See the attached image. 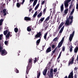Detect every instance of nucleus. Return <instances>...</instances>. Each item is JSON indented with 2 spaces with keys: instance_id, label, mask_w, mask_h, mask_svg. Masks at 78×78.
I'll return each mask as SVG.
<instances>
[{
  "instance_id": "27",
  "label": "nucleus",
  "mask_w": 78,
  "mask_h": 78,
  "mask_svg": "<svg viewBox=\"0 0 78 78\" xmlns=\"http://www.w3.org/2000/svg\"><path fill=\"white\" fill-rule=\"evenodd\" d=\"M49 26V24H48V25H44V27H45L44 28V30H47V28H48V27Z\"/></svg>"
},
{
  "instance_id": "50",
  "label": "nucleus",
  "mask_w": 78,
  "mask_h": 78,
  "mask_svg": "<svg viewBox=\"0 0 78 78\" xmlns=\"http://www.w3.org/2000/svg\"><path fill=\"white\" fill-rule=\"evenodd\" d=\"M72 6H73V5H72V4H71L70 6H69V9H71V8H72Z\"/></svg>"
},
{
  "instance_id": "52",
  "label": "nucleus",
  "mask_w": 78,
  "mask_h": 78,
  "mask_svg": "<svg viewBox=\"0 0 78 78\" xmlns=\"http://www.w3.org/2000/svg\"><path fill=\"white\" fill-rule=\"evenodd\" d=\"M4 13V16H6V14H7V13H6V12H4V13Z\"/></svg>"
},
{
  "instance_id": "7",
  "label": "nucleus",
  "mask_w": 78,
  "mask_h": 78,
  "mask_svg": "<svg viewBox=\"0 0 78 78\" xmlns=\"http://www.w3.org/2000/svg\"><path fill=\"white\" fill-rule=\"evenodd\" d=\"M63 42H64V37H63L62 39L61 40V41L59 43L58 46L54 50H55L56 51V50L57 49V48H58H58H60V47H61L62 46V44H63Z\"/></svg>"
},
{
  "instance_id": "16",
  "label": "nucleus",
  "mask_w": 78,
  "mask_h": 78,
  "mask_svg": "<svg viewBox=\"0 0 78 78\" xmlns=\"http://www.w3.org/2000/svg\"><path fill=\"white\" fill-rule=\"evenodd\" d=\"M38 0H34V2L33 3V7H34L35 6V5H36V3H37V1Z\"/></svg>"
},
{
  "instance_id": "9",
  "label": "nucleus",
  "mask_w": 78,
  "mask_h": 78,
  "mask_svg": "<svg viewBox=\"0 0 78 78\" xmlns=\"http://www.w3.org/2000/svg\"><path fill=\"white\" fill-rule=\"evenodd\" d=\"M41 32H39V33H37V34L35 36V37L36 39L38 38V37H41Z\"/></svg>"
},
{
  "instance_id": "20",
  "label": "nucleus",
  "mask_w": 78,
  "mask_h": 78,
  "mask_svg": "<svg viewBox=\"0 0 78 78\" xmlns=\"http://www.w3.org/2000/svg\"><path fill=\"white\" fill-rule=\"evenodd\" d=\"M32 26H29L27 27V30L28 31H29V32H30V31H31V28L30 27H32Z\"/></svg>"
},
{
  "instance_id": "31",
  "label": "nucleus",
  "mask_w": 78,
  "mask_h": 78,
  "mask_svg": "<svg viewBox=\"0 0 78 78\" xmlns=\"http://www.w3.org/2000/svg\"><path fill=\"white\" fill-rule=\"evenodd\" d=\"M37 12L36 11L35 12V13L34 14V15L33 16V17H36V16H37Z\"/></svg>"
},
{
  "instance_id": "55",
  "label": "nucleus",
  "mask_w": 78,
  "mask_h": 78,
  "mask_svg": "<svg viewBox=\"0 0 78 78\" xmlns=\"http://www.w3.org/2000/svg\"><path fill=\"white\" fill-rule=\"evenodd\" d=\"M55 51H56V50L54 49V50L52 51V52L53 53H55Z\"/></svg>"
},
{
  "instance_id": "32",
  "label": "nucleus",
  "mask_w": 78,
  "mask_h": 78,
  "mask_svg": "<svg viewBox=\"0 0 78 78\" xmlns=\"http://www.w3.org/2000/svg\"><path fill=\"white\" fill-rule=\"evenodd\" d=\"M48 21H45L44 22V25H48V22H47Z\"/></svg>"
},
{
  "instance_id": "2",
  "label": "nucleus",
  "mask_w": 78,
  "mask_h": 78,
  "mask_svg": "<svg viewBox=\"0 0 78 78\" xmlns=\"http://www.w3.org/2000/svg\"><path fill=\"white\" fill-rule=\"evenodd\" d=\"M64 25V22H62L58 26V29H56L55 32H54V34H53V36H55L56 34H58V31H59L61 29V28Z\"/></svg>"
},
{
  "instance_id": "5",
  "label": "nucleus",
  "mask_w": 78,
  "mask_h": 78,
  "mask_svg": "<svg viewBox=\"0 0 78 78\" xmlns=\"http://www.w3.org/2000/svg\"><path fill=\"white\" fill-rule=\"evenodd\" d=\"M75 58L74 56H73L70 59L69 61L68 62V66H70V65H72L73 64V61H74V59Z\"/></svg>"
},
{
  "instance_id": "23",
  "label": "nucleus",
  "mask_w": 78,
  "mask_h": 78,
  "mask_svg": "<svg viewBox=\"0 0 78 78\" xmlns=\"http://www.w3.org/2000/svg\"><path fill=\"white\" fill-rule=\"evenodd\" d=\"M73 16L69 15V17L67 19H69V20H73Z\"/></svg>"
},
{
  "instance_id": "54",
  "label": "nucleus",
  "mask_w": 78,
  "mask_h": 78,
  "mask_svg": "<svg viewBox=\"0 0 78 78\" xmlns=\"http://www.w3.org/2000/svg\"><path fill=\"white\" fill-rule=\"evenodd\" d=\"M76 9H78V3L76 4Z\"/></svg>"
},
{
  "instance_id": "48",
  "label": "nucleus",
  "mask_w": 78,
  "mask_h": 78,
  "mask_svg": "<svg viewBox=\"0 0 78 78\" xmlns=\"http://www.w3.org/2000/svg\"><path fill=\"white\" fill-rule=\"evenodd\" d=\"M55 45L53 44L52 45V48H55Z\"/></svg>"
},
{
  "instance_id": "53",
  "label": "nucleus",
  "mask_w": 78,
  "mask_h": 78,
  "mask_svg": "<svg viewBox=\"0 0 78 78\" xmlns=\"http://www.w3.org/2000/svg\"><path fill=\"white\" fill-rule=\"evenodd\" d=\"M74 78H77V76H76V74H75L74 75Z\"/></svg>"
},
{
  "instance_id": "28",
  "label": "nucleus",
  "mask_w": 78,
  "mask_h": 78,
  "mask_svg": "<svg viewBox=\"0 0 78 78\" xmlns=\"http://www.w3.org/2000/svg\"><path fill=\"white\" fill-rule=\"evenodd\" d=\"M48 34V33L47 32H46L44 34V38L45 40H46L47 39V34Z\"/></svg>"
},
{
  "instance_id": "10",
  "label": "nucleus",
  "mask_w": 78,
  "mask_h": 78,
  "mask_svg": "<svg viewBox=\"0 0 78 78\" xmlns=\"http://www.w3.org/2000/svg\"><path fill=\"white\" fill-rule=\"evenodd\" d=\"M73 71L72 70L71 72L69 74L68 78H73Z\"/></svg>"
},
{
  "instance_id": "30",
  "label": "nucleus",
  "mask_w": 78,
  "mask_h": 78,
  "mask_svg": "<svg viewBox=\"0 0 78 78\" xmlns=\"http://www.w3.org/2000/svg\"><path fill=\"white\" fill-rule=\"evenodd\" d=\"M42 15V12H40L38 15H37V17H41Z\"/></svg>"
},
{
  "instance_id": "33",
  "label": "nucleus",
  "mask_w": 78,
  "mask_h": 78,
  "mask_svg": "<svg viewBox=\"0 0 78 78\" xmlns=\"http://www.w3.org/2000/svg\"><path fill=\"white\" fill-rule=\"evenodd\" d=\"M3 22V19H2L0 20V26L2 25V22Z\"/></svg>"
},
{
  "instance_id": "46",
  "label": "nucleus",
  "mask_w": 78,
  "mask_h": 78,
  "mask_svg": "<svg viewBox=\"0 0 78 78\" xmlns=\"http://www.w3.org/2000/svg\"><path fill=\"white\" fill-rule=\"evenodd\" d=\"M54 72H57V68H56L55 69H54L53 70Z\"/></svg>"
},
{
  "instance_id": "60",
  "label": "nucleus",
  "mask_w": 78,
  "mask_h": 78,
  "mask_svg": "<svg viewBox=\"0 0 78 78\" xmlns=\"http://www.w3.org/2000/svg\"><path fill=\"white\" fill-rule=\"evenodd\" d=\"M49 38H50V37H48V38H46V41H48V39H49Z\"/></svg>"
},
{
  "instance_id": "42",
  "label": "nucleus",
  "mask_w": 78,
  "mask_h": 78,
  "mask_svg": "<svg viewBox=\"0 0 78 78\" xmlns=\"http://www.w3.org/2000/svg\"><path fill=\"white\" fill-rule=\"evenodd\" d=\"M2 36H3V34H1L0 35V41L2 40Z\"/></svg>"
},
{
  "instance_id": "26",
  "label": "nucleus",
  "mask_w": 78,
  "mask_h": 78,
  "mask_svg": "<svg viewBox=\"0 0 78 78\" xmlns=\"http://www.w3.org/2000/svg\"><path fill=\"white\" fill-rule=\"evenodd\" d=\"M68 12H69V9H67L65 10L64 12L65 14H67L68 13Z\"/></svg>"
},
{
  "instance_id": "15",
  "label": "nucleus",
  "mask_w": 78,
  "mask_h": 78,
  "mask_svg": "<svg viewBox=\"0 0 78 78\" xmlns=\"http://www.w3.org/2000/svg\"><path fill=\"white\" fill-rule=\"evenodd\" d=\"M45 19V17H43V18L40 19L38 22V23H41L43 21H44V20Z\"/></svg>"
},
{
  "instance_id": "37",
  "label": "nucleus",
  "mask_w": 78,
  "mask_h": 78,
  "mask_svg": "<svg viewBox=\"0 0 78 78\" xmlns=\"http://www.w3.org/2000/svg\"><path fill=\"white\" fill-rule=\"evenodd\" d=\"M73 47L72 46L71 48H70L69 49V51L70 52H72V51L73 50Z\"/></svg>"
},
{
  "instance_id": "21",
  "label": "nucleus",
  "mask_w": 78,
  "mask_h": 78,
  "mask_svg": "<svg viewBox=\"0 0 78 78\" xmlns=\"http://www.w3.org/2000/svg\"><path fill=\"white\" fill-rule=\"evenodd\" d=\"M10 36V32L9 31L8 33L7 34V35L5 36V37L8 39V38H9V37Z\"/></svg>"
},
{
  "instance_id": "22",
  "label": "nucleus",
  "mask_w": 78,
  "mask_h": 78,
  "mask_svg": "<svg viewBox=\"0 0 78 78\" xmlns=\"http://www.w3.org/2000/svg\"><path fill=\"white\" fill-rule=\"evenodd\" d=\"M78 47H77V46H76V48H75V49L74 50V52L76 53H77V52H78Z\"/></svg>"
},
{
  "instance_id": "19",
  "label": "nucleus",
  "mask_w": 78,
  "mask_h": 78,
  "mask_svg": "<svg viewBox=\"0 0 78 78\" xmlns=\"http://www.w3.org/2000/svg\"><path fill=\"white\" fill-rule=\"evenodd\" d=\"M64 28V26H63L61 28L60 30L59 31V33H62Z\"/></svg>"
},
{
  "instance_id": "11",
  "label": "nucleus",
  "mask_w": 78,
  "mask_h": 78,
  "mask_svg": "<svg viewBox=\"0 0 78 78\" xmlns=\"http://www.w3.org/2000/svg\"><path fill=\"white\" fill-rule=\"evenodd\" d=\"M48 70V69L46 68L43 71V74L44 76H46V74H47V72Z\"/></svg>"
},
{
  "instance_id": "47",
  "label": "nucleus",
  "mask_w": 78,
  "mask_h": 78,
  "mask_svg": "<svg viewBox=\"0 0 78 78\" xmlns=\"http://www.w3.org/2000/svg\"><path fill=\"white\" fill-rule=\"evenodd\" d=\"M2 11L3 13L4 12H6V9H4Z\"/></svg>"
},
{
  "instance_id": "12",
  "label": "nucleus",
  "mask_w": 78,
  "mask_h": 78,
  "mask_svg": "<svg viewBox=\"0 0 78 78\" xmlns=\"http://www.w3.org/2000/svg\"><path fill=\"white\" fill-rule=\"evenodd\" d=\"M24 20H26L27 22L28 21H31V18L26 16L24 18Z\"/></svg>"
},
{
  "instance_id": "4",
  "label": "nucleus",
  "mask_w": 78,
  "mask_h": 78,
  "mask_svg": "<svg viewBox=\"0 0 78 78\" xmlns=\"http://www.w3.org/2000/svg\"><path fill=\"white\" fill-rule=\"evenodd\" d=\"M53 69H51L50 70V73L48 72L47 73L48 76V78H53Z\"/></svg>"
},
{
  "instance_id": "34",
  "label": "nucleus",
  "mask_w": 78,
  "mask_h": 78,
  "mask_svg": "<svg viewBox=\"0 0 78 78\" xmlns=\"http://www.w3.org/2000/svg\"><path fill=\"white\" fill-rule=\"evenodd\" d=\"M57 39H58V37L55 38L53 40V42H56Z\"/></svg>"
},
{
  "instance_id": "57",
  "label": "nucleus",
  "mask_w": 78,
  "mask_h": 78,
  "mask_svg": "<svg viewBox=\"0 0 78 78\" xmlns=\"http://www.w3.org/2000/svg\"><path fill=\"white\" fill-rule=\"evenodd\" d=\"M77 69H78V68L76 67L75 68H74V70H77Z\"/></svg>"
},
{
  "instance_id": "58",
  "label": "nucleus",
  "mask_w": 78,
  "mask_h": 78,
  "mask_svg": "<svg viewBox=\"0 0 78 78\" xmlns=\"http://www.w3.org/2000/svg\"><path fill=\"white\" fill-rule=\"evenodd\" d=\"M5 30H7L8 29L9 30V29H8V27H6L5 29Z\"/></svg>"
},
{
  "instance_id": "45",
  "label": "nucleus",
  "mask_w": 78,
  "mask_h": 78,
  "mask_svg": "<svg viewBox=\"0 0 78 78\" xmlns=\"http://www.w3.org/2000/svg\"><path fill=\"white\" fill-rule=\"evenodd\" d=\"M69 2L68 1V0H66L65 1V3L68 4Z\"/></svg>"
},
{
  "instance_id": "39",
  "label": "nucleus",
  "mask_w": 78,
  "mask_h": 78,
  "mask_svg": "<svg viewBox=\"0 0 78 78\" xmlns=\"http://www.w3.org/2000/svg\"><path fill=\"white\" fill-rule=\"evenodd\" d=\"M64 5H65V7H68V6H69V4H68L65 3Z\"/></svg>"
},
{
  "instance_id": "44",
  "label": "nucleus",
  "mask_w": 78,
  "mask_h": 78,
  "mask_svg": "<svg viewBox=\"0 0 78 78\" xmlns=\"http://www.w3.org/2000/svg\"><path fill=\"white\" fill-rule=\"evenodd\" d=\"M34 0H30V4H31V3H33V2L34 1Z\"/></svg>"
},
{
  "instance_id": "29",
  "label": "nucleus",
  "mask_w": 78,
  "mask_h": 78,
  "mask_svg": "<svg viewBox=\"0 0 78 78\" xmlns=\"http://www.w3.org/2000/svg\"><path fill=\"white\" fill-rule=\"evenodd\" d=\"M39 3L37 4V5L36 6L35 8V11H36V9L38 8L39 7Z\"/></svg>"
},
{
  "instance_id": "8",
  "label": "nucleus",
  "mask_w": 78,
  "mask_h": 78,
  "mask_svg": "<svg viewBox=\"0 0 78 78\" xmlns=\"http://www.w3.org/2000/svg\"><path fill=\"white\" fill-rule=\"evenodd\" d=\"M74 34H75V31H74L72 33V34H70L69 37V40L70 42H72V41L73 37L74 36Z\"/></svg>"
},
{
  "instance_id": "64",
  "label": "nucleus",
  "mask_w": 78,
  "mask_h": 78,
  "mask_svg": "<svg viewBox=\"0 0 78 78\" xmlns=\"http://www.w3.org/2000/svg\"><path fill=\"white\" fill-rule=\"evenodd\" d=\"M2 6H3V7H4V6H5V4H3V5Z\"/></svg>"
},
{
  "instance_id": "38",
  "label": "nucleus",
  "mask_w": 78,
  "mask_h": 78,
  "mask_svg": "<svg viewBox=\"0 0 78 78\" xmlns=\"http://www.w3.org/2000/svg\"><path fill=\"white\" fill-rule=\"evenodd\" d=\"M15 72L17 73H19V71L16 68L15 70Z\"/></svg>"
},
{
  "instance_id": "35",
  "label": "nucleus",
  "mask_w": 78,
  "mask_h": 78,
  "mask_svg": "<svg viewBox=\"0 0 78 78\" xmlns=\"http://www.w3.org/2000/svg\"><path fill=\"white\" fill-rule=\"evenodd\" d=\"M8 42H9V41H5L4 42L5 45H8Z\"/></svg>"
},
{
  "instance_id": "6",
  "label": "nucleus",
  "mask_w": 78,
  "mask_h": 78,
  "mask_svg": "<svg viewBox=\"0 0 78 78\" xmlns=\"http://www.w3.org/2000/svg\"><path fill=\"white\" fill-rule=\"evenodd\" d=\"M73 21V20H71L70 21V20H69V18L67 19L65 23L66 25H67V27L69 26V25H70L72 23V22Z\"/></svg>"
},
{
  "instance_id": "3",
  "label": "nucleus",
  "mask_w": 78,
  "mask_h": 78,
  "mask_svg": "<svg viewBox=\"0 0 78 78\" xmlns=\"http://www.w3.org/2000/svg\"><path fill=\"white\" fill-rule=\"evenodd\" d=\"M3 48L2 47H1V45L0 44V53L1 52V54L3 56H4V55H7V51L5 49L4 50H2Z\"/></svg>"
},
{
  "instance_id": "40",
  "label": "nucleus",
  "mask_w": 78,
  "mask_h": 78,
  "mask_svg": "<svg viewBox=\"0 0 78 78\" xmlns=\"http://www.w3.org/2000/svg\"><path fill=\"white\" fill-rule=\"evenodd\" d=\"M49 19H50V16H48L47 17V18L45 20L46 21H48L49 20Z\"/></svg>"
},
{
  "instance_id": "62",
  "label": "nucleus",
  "mask_w": 78,
  "mask_h": 78,
  "mask_svg": "<svg viewBox=\"0 0 78 78\" xmlns=\"http://www.w3.org/2000/svg\"><path fill=\"white\" fill-rule=\"evenodd\" d=\"M32 9H29V12H31V11H32Z\"/></svg>"
},
{
  "instance_id": "18",
  "label": "nucleus",
  "mask_w": 78,
  "mask_h": 78,
  "mask_svg": "<svg viewBox=\"0 0 78 78\" xmlns=\"http://www.w3.org/2000/svg\"><path fill=\"white\" fill-rule=\"evenodd\" d=\"M37 73L38 74L37 75V78H39L40 76H41V71H37Z\"/></svg>"
},
{
  "instance_id": "25",
  "label": "nucleus",
  "mask_w": 78,
  "mask_h": 78,
  "mask_svg": "<svg viewBox=\"0 0 78 78\" xmlns=\"http://www.w3.org/2000/svg\"><path fill=\"white\" fill-rule=\"evenodd\" d=\"M21 3L20 2V3L19 2H17L16 4V6L17 8H20V6L21 5Z\"/></svg>"
},
{
  "instance_id": "59",
  "label": "nucleus",
  "mask_w": 78,
  "mask_h": 78,
  "mask_svg": "<svg viewBox=\"0 0 78 78\" xmlns=\"http://www.w3.org/2000/svg\"><path fill=\"white\" fill-rule=\"evenodd\" d=\"M13 3H15L16 2V0H13Z\"/></svg>"
},
{
  "instance_id": "41",
  "label": "nucleus",
  "mask_w": 78,
  "mask_h": 78,
  "mask_svg": "<svg viewBox=\"0 0 78 78\" xmlns=\"http://www.w3.org/2000/svg\"><path fill=\"white\" fill-rule=\"evenodd\" d=\"M46 12V9L44 8L43 10V14H45V13Z\"/></svg>"
},
{
  "instance_id": "17",
  "label": "nucleus",
  "mask_w": 78,
  "mask_h": 78,
  "mask_svg": "<svg viewBox=\"0 0 78 78\" xmlns=\"http://www.w3.org/2000/svg\"><path fill=\"white\" fill-rule=\"evenodd\" d=\"M9 31V29H7V30H6L5 31H4L3 32L5 36H6V35L7 34V33H8Z\"/></svg>"
},
{
  "instance_id": "61",
  "label": "nucleus",
  "mask_w": 78,
  "mask_h": 78,
  "mask_svg": "<svg viewBox=\"0 0 78 78\" xmlns=\"http://www.w3.org/2000/svg\"><path fill=\"white\" fill-rule=\"evenodd\" d=\"M45 45L44 46H43L42 47V49L43 50L44 49V47H45Z\"/></svg>"
},
{
  "instance_id": "51",
  "label": "nucleus",
  "mask_w": 78,
  "mask_h": 78,
  "mask_svg": "<svg viewBox=\"0 0 78 78\" xmlns=\"http://www.w3.org/2000/svg\"><path fill=\"white\" fill-rule=\"evenodd\" d=\"M45 3V1H43V2H42L41 4V5H44V3Z\"/></svg>"
},
{
  "instance_id": "1",
  "label": "nucleus",
  "mask_w": 78,
  "mask_h": 78,
  "mask_svg": "<svg viewBox=\"0 0 78 78\" xmlns=\"http://www.w3.org/2000/svg\"><path fill=\"white\" fill-rule=\"evenodd\" d=\"M33 59H29V62H28V65L27 67V70L26 71V73L28 75L30 70L32 66V61Z\"/></svg>"
},
{
  "instance_id": "63",
  "label": "nucleus",
  "mask_w": 78,
  "mask_h": 78,
  "mask_svg": "<svg viewBox=\"0 0 78 78\" xmlns=\"http://www.w3.org/2000/svg\"><path fill=\"white\" fill-rule=\"evenodd\" d=\"M74 9H72V11L74 12Z\"/></svg>"
},
{
  "instance_id": "43",
  "label": "nucleus",
  "mask_w": 78,
  "mask_h": 78,
  "mask_svg": "<svg viewBox=\"0 0 78 78\" xmlns=\"http://www.w3.org/2000/svg\"><path fill=\"white\" fill-rule=\"evenodd\" d=\"M62 51H65V47L63 46V47H62Z\"/></svg>"
},
{
  "instance_id": "14",
  "label": "nucleus",
  "mask_w": 78,
  "mask_h": 78,
  "mask_svg": "<svg viewBox=\"0 0 78 78\" xmlns=\"http://www.w3.org/2000/svg\"><path fill=\"white\" fill-rule=\"evenodd\" d=\"M60 10L61 12H62L64 11V5L63 4H62L60 6Z\"/></svg>"
},
{
  "instance_id": "13",
  "label": "nucleus",
  "mask_w": 78,
  "mask_h": 78,
  "mask_svg": "<svg viewBox=\"0 0 78 78\" xmlns=\"http://www.w3.org/2000/svg\"><path fill=\"white\" fill-rule=\"evenodd\" d=\"M51 51V47H49L48 48L46 51V53H48L49 52H50Z\"/></svg>"
},
{
  "instance_id": "49",
  "label": "nucleus",
  "mask_w": 78,
  "mask_h": 78,
  "mask_svg": "<svg viewBox=\"0 0 78 78\" xmlns=\"http://www.w3.org/2000/svg\"><path fill=\"white\" fill-rule=\"evenodd\" d=\"M25 2V0H23V2H21V5H23V3H24V2Z\"/></svg>"
},
{
  "instance_id": "24",
  "label": "nucleus",
  "mask_w": 78,
  "mask_h": 78,
  "mask_svg": "<svg viewBox=\"0 0 78 78\" xmlns=\"http://www.w3.org/2000/svg\"><path fill=\"white\" fill-rule=\"evenodd\" d=\"M40 42H41V39H39L36 42V44L37 45H38L40 43Z\"/></svg>"
},
{
  "instance_id": "56",
  "label": "nucleus",
  "mask_w": 78,
  "mask_h": 78,
  "mask_svg": "<svg viewBox=\"0 0 78 78\" xmlns=\"http://www.w3.org/2000/svg\"><path fill=\"white\" fill-rule=\"evenodd\" d=\"M73 12H72V11H71V12H70V15H72V14H73Z\"/></svg>"
},
{
  "instance_id": "36",
  "label": "nucleus",
  "mask_w": 78,
  "mask_h": 78,
  "mask_svg": "<svg viewBox=\"0 0 78 78\" xmlns=\"http://www.w3.org/2000/svg\"><path fill=\"white\" fill-rule=\"evenodd\" d=\"M14 31L15 33H17L18 32V28H15Z\"/></svg>"
}]
</instances>
